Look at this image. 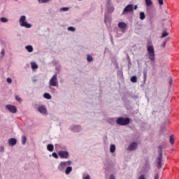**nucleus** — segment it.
<instances>
[{
	"instance_id": "58836bf2",
	"label": "nucleus",
	"mask_w": 179,
	"mask_h": 179,
	"mask_svg": "<svg viewBox=\"0 0 179 179\" xmlns=\"http://www.w3.org/2000/svg\"><path fill=\"white\" fill-rule=\"evenodd\" d=\"M169 84L172 85L173 84V78H170L169 80Z\"/></svg>"
},
{
	"instance_id": "393cba45",
	"label": "nucleus",
	"mask_w": 179,
	"mask_h": 179,
	"mask_svg": "<svg viewBox=\"0 0 179 179\" xmlns=\"http://www.w3.org/2000/svg\"><path fill=\"white\" fill-rule=\"evenodd\" d=\"M87 60L88 62H92V61H93V57L90 55H87Z\"/></svg>"
},
{
	"instance_id": "6ab92c4d",
	"label": "nucleus",
	"mask_w": 179,
	"mask_h": 179,
	"mask_svg": "<svg viewBox=\"0 0 179 179\" xmlns=\"http://www.w3.org/2000/svg\"><path fill=\"white\" fill-rule=\"evenodd\" d=\"M169 142H170L171 145H174V136L173 135L170 136Z\"/></svg>"
},
{
	"instance_id": "20e7f679",
	"label": "nucleus",
	"mask_w": 179,
	"mask_h": 179,
	"mask_svg": "<svg viewBox=\"0 0 179 179\" xmlns=\"http://www.w3.org/2000/svg\"><path fill=\"white\" fill-rule=\"evenodd\" d=\"M72 164V162L71 161H66V162H62L59 164L57 169L59 170V171H64L68 166H71Z\"/></svg>"
},
{
	"instance_id": "bb28decb",
	"label": "nucleus",
	"mask_w": 179,
	"mask_h": 179,
	"mask_svg": "<svg viewBox=\"0 0 179 179\" xmlns=\"http://www.w3.org/2000/svg\"><path fill=\"white\" fill-rule=\"evenodd\" d=\"M0 20L3 23H6V22H8V18H6V17H1Z\"/></svg>"
},
{
	"instance_id": "f3484780",
	"label": "nucleus",
	"mask_w": 179,
	"mask_h": 179,
	"mask_svg": "<svg viewBox=\"0 0 179 179\" xmlns=\"http://www.w3.org/2000/svg\"><path fill=\"white\" fill-rule=\"evenodd\" d=\"M26 50H27L28 52H33V46L27 45L25 47Z\"/></svg>"
},
{
	"instance_id": "37998d69",
	"label": "nucleus",
	"mask_w": 179,
	"mask_h": 179,
	"mask_svg": "<svg viewBox=\"0 0 179 179\" xmlns=\"http://www.w3.org/2000/svg\"><path fill=\"white\" fill-rule=\"evenodd\" d=\"M111 9H112V12H113L114 10V7H112Z\"/></svg>"
},
{
	"instance_id": "e433bc0d",
	"label": "nucleus",
	"mask_w": 179,
	"mask_h": 179,
	"mask_svg": "<svg viewBox=\"0 0 179 179\" xmlns=\"http://www.w3.org/2000/svg\"><path fill=\"white\" fill-rule=\"evenodd\" d=\"M1 55L4 56L5 55V50H1Z\"/></svg>"
},
{
	"instance_id": "4468645a",
	"label": "nucleus",
	"mask_w": 179,
	"mask_h": 179,
	"mask_svg": "<svg viewBox=\"0 0 179 179\" xmlns=\"http://www.w3.org/2000/svg\"><path fill=\"white\" fill-rule=\"evenodd\" d=\"M145 2V5L147 8H149V6H152L153 5V1L152 0H144Z\"/></svg>"
},
{
	"instance_id": "2eb2a0df",
	"label": "nucleus",
	"mask_w": 179,
	"mask_h": 179,
	"mask_svg": "<svg viewBox=\"0 0 179 179\" xmlns=\"http://www.w3.org/2000/svg\"><path fill=\"white\" fill-rule=\"evenodd\" d=\"M47 149L49 152H54V145L52 144H48Z\"/></svg>"
},
{
	"instance_id": "a878e982",
	"label": "nucleus",
	"mask_w": 179,
	"mask_h": 179,
	"mask_svg": "<svg viewBox=\"0 0 179 179\" xmlns=\"http://www.w3.org/2000/svg\"><path fill=\"white\" fill-rule=\"evenodd\" d=\"M26 141H27V139L26 138L25 136H22V145H25L26 144Z\"/></svg>"
},
{
	"instance_id": "0eeeda50",
	"label": "nucleus",
	"mask_w": 179,
	"mask_h": 179,
	"mask_svg": "<svg viewBox=\"0 0 179 179\" xmlns=\"http://www.w3.org/2000/svg\"><path fill=\"white\" fill-rule=\"evenodd\" d=\"M129 12H134V5L129 4L123 10L122 15H125L126 13H129Z\"/></svg>"
},
{
	"instance_id": "5701e85b",
	"label": "nucleus",
	"mask_w": 179,
	"mask_h": 179,
	"mask_svg": "<svg viewBox=\"0 0 179 179\" xmlns=\"http://www.w3.org/2000/svg\"><path fill=\"white\" fill-rule=\"evenodd\" d=\"M138 80V78H136V76H132L131 78V82H132L133 83H136Z\"/></svg>"
},
{
	"instance_id": "412c9836",
	"label": "nucleus",
	"mask_w": 179,
	"mask_h": 179,
	"mask_svg": "<svg viewBox=\"0 0 179 179\" xmlns=\"http://www.w3.org/2000/svg\"><path fill=\"white\" fill-rule=\"evenodd\" d=\"M145 17H146V16L145 15V13L141 12L140 13V19H141V20H143L145 19Z\"/></svg>"
},
{
	"instance_id": "7ed1b4c3",
	"label": "nucleus",
	"mask_w": 179,
	"mask_h": 179,
	"mask_svg": "<svg viewBox=\"0 0 179 179\" xmlns=\"http://www.w3.org/2000/svg\"><path fill=\"white\" fill-rule=\"evenodd\" d=\"M131 122V120L129 117H119L117 120V124L118 125H128Z\"/></svg>"
},
{
	"instance_id": "6e6552de",
	"label": "nucleus",
	"mask_w": 179,
	"mask_h": 179,
	"mask_svg": "<svg viewBox=\"0 0 179 179\" xmlns=\"http://www.w3.org/2000/svg\"><path fill=\"white\" fill-rule=\"evenodd\" d=\"M6 108H7L10 113H13V114H16L17 112V108L15 106L7 105L6 106Z\"/></svg>"
},
{
	"instance_id": "a211bd4d",
	"label": "nucleus",
	"mask_w": 179,
	"mask_h": 179,
	"mask_svg": "<svg viewBox=\"0 0 179 179\" xmlns=\"http://www.w3.org/2000/svg\"><path fill=\"white\" fill-rule=\"evenodd\" d=\"M43 97H44L45 99H47L48 100H50V99H51V95H50V94H48V93H45V94H43Z\"/></svg>"
},
{
	"instance_id": "72a5a7b5",
	"label": "nucleus",
	"mask_w": 179,
	"mask_h": 179,
	"mask_svg": "<svg viewBox=\"0 0 179 179\" xmlns=\"http://www.w3.org/2000/svg\"><path fill=\"white\" fill-rule=\"evenodd\" d=\"M159 5H163L164 2L163 0H157Z\"/></svg>"
},
{
	"instance_id": "473e14b6",
	"label": "nucleus",
	"mask_w": 179,
	"mask_h": 179,
	"mask_svg": "<svg viewBox=\"0 0 179 179\" xmlns=\"http://www.w3.org/2000/svg\"><path fill=\"white\" fill-rule=\"evenodd\" d=\"M0 152H1V153L5 152V148H3V147L1 146L0 147Z\"/></svg>"
},
{
	"instance_id": "4c0bfd02",
	"label": "nucleus",
	"mask_w": 179,
	"mask_h": 179,
	"mask_svg": "<svg viewBox=\"0 0 179 179\" xmlns=\"http://www.w3.org/2000/svg\"><path fill=\"white\" fill-rule=\"evenodd\" d=\"M154 179H159V174L157 173V174L155 176Z\"/></svg>"
},
{
	"instance_id": "cd10ccee",
	"label": "nucleus",
	"mask_w": 179,
	"mask_h": 179,
	"mask_svg": "<svg viewBox=\"0 0 179 179\" xmlns=\"http://www.w3.org/2000/svg\"><path fill=\"white\" fill-rule=\"evenodd\" d=\"M68 30L69 31H75V27H69V28H68Z\"/></svg>"
},
{
	"instance_id": "9d476101",
	"label": "nucleus",
	"mask_w": 179,
	"mask_h": 179,
	"mask_svg": "<svg viewBox=\"0 0 179 179\" xmlns=\"http://www.w3.org/2000/svg\"><path fill=\"white\" fill-rule=\"evenodd\" d=\"M136 148H138V143L136 142H134L129 145L127 150H135Z\"/></svg>"
},
{
	"instance_id": "aec40b11",
	"label": "nucleus",
	"mask_w": 179,
	"mask_h": 179,
	"mask_svg": "<svg viewBox=\"0 0 179 179\" xmlns=\"http://www.w3.org/2000/svg\"><path fill=\"white\" fill-rule=\"evenodd\" d=\"M110 153H114V152H115V145H110Z\"/></svg>"
},
{
	"instance_id": "c756f323",
	"label": "nucleus",
	"mask_w": 179,
	"mask_h": 179,
	"mask_svg": "<svg viewBox=\"0 0 179 179\" xmlns=\"http://www.w3.org/2000/svg\"><path fill=\"white\" fill-rule=\"evenodd\" d=\"M15 100H17V101H19V103L22 101V99L20 98L19 96H15Z\"/></svg>"
},
{
	"instance_id": "1a4fd4ad",
	"label": "nucleus",
	"mask_w": 179,
	"mask_h": 179,
	"mask_svg": "<svg viewBox=\"0 0 179 179\" xmlns=\"http://www.w3.org/2000/svg\"><path fill=\"white\" fill-rule=\"evenodd\" d=\"M58 155L62 159H68L69 157V152L66 151H59Z\"/></svg>"
},
{
	"instance_id": "c9c22d12",
	"label": "nucleus",
	"mask_w": 179,
	"mask_h": 179,
	"mask_svg": "<svg viewBox=\"0 0 179 179\" xmlns=\"http://www.w3.org/2000/svg\"><path fill=\"white\" fill-rule=\"evenodd\" d=\"M83 179H90V176H83Z\"/></svg>"
},
{
	"instance_id": "a18cd8bd",
	"label": "nucleus",
	"mask_w": 179,
	"mask_h": 179,
	"mask_svg": "<svg viewBox=\"0 0 179 179\" xmlns=\"http://www.w3.org/2000/svg\"><path fill=\"white\" fill-rule=\"evenodd\" d=\"M78 1H82V0H78Z\"/></svg>"
},
{
	"instance_id": "f8f14e48",
	"label": "nucleus",
	"mask_w": 179,
	"mask_h": 179,
	"mask_svg": "<svg viewBox=\"0 0 179 179\" xmlns=\"http://www.w3.org/2000/svg\"><path fill=\"white\" fill-rule=\"evenodd\" d=\"M118 27H120V29H127V27H128V25L124 22H120L118 23Z\"/></svg>"
},
{
	"instance_id": "f257e3e1",
	"label": "nucleus",
	"mask_w": 179,
	"mask_h": 179,
	"mask_svg": "<svg viewBox=\"0 0 179 179\" xmlns=\"http://www.w3.org/2000/svg\"><path fill=\"white\" fill-rule=\"evenodd\" d=\"M148 57L151 62L156 61V55L155 54V48L153 45L147 46Z\"/></svg>"
},
{
	"instance_id": "ddd939ff",
	"label": "nucleus",
	"mask_w": 179,
	"mask_h": 179,
	"mask_svg": "<svg viewBox=\"0 0 179 179\" xmlns=\"http://www.w3.org/2000/svg\"><path fill=\"white\" fill-rule=\"evenodd\" d=\"M38 110L41 114H45V113H47V109H45V107L44 106H39Z\"/></svg>"
},
{
	"instance_id": "a19ab883",
	"label": "nucleus",
	"mask_w": 179,
	"mask_h": 179,
	"mask_svg": "<svg viewBox=\"0 0 179 179\" xmlns=\"http://www.w3.org/2000/svg\"><path fill=\"white\" fill-rule=\"evenodd\" d=\"M162 47L165 48L166 47V41H164L162 44Z\"/></svg>"
},
{
	"instance_id": "39448f33",
	"label": "nucleus",
	"mask_w": 179,
	"mask_h": 179,
	"mask_svg": "<svg viewBox=\"0 0 179 179\" xmlns=\"http://www.w3.org/2000/svg\"><path fill=\"white\" fill-rule=\"evenodd\" d=\"M20 26H22V27H26V29H30V27H31V25L29 23H27V22H26V16L22 15L20 19Z\"/></svg>"
},
{
	"instance_id": "7c9ffc66",
	"label": "nucleus",
	"mask_w": 179,
	"mask_h": 179,
	"mask_svg": "<svg viewBox=\"0 0 179 179\" xmlns=\"http://www.w3.org/2000/svg\"><path fill=\"white\" fill-rule=\"evenodd\" d=\"M39 2H41V3H45L48 2L50 0H38Z\"/></svg>"
},
{
	"instance_id": "dca6fc26",
	"label": "nucleus",
	"mask_w": 179,
	"mask_h": 179,
	"mask_svg": "<svg viewBox=\"0 0 179 179\" xmlns=\"http://www.w3.org/2000/svg\"><path fill=\"white\" fill-rule=\"evenodd\" d=\"M71 171H72V166H68L66 169L65 173L67 174V175L71 174Z\"/></svg>"
},
{
	"instance_id": "79ce46f5",
	"label": "nucleus",
	"mask_w": 179,
	"mask_h": 179,
	"mask_svg": "<svg viewBox=\"0 0 179 179\" xmlns=\"http://www.w3.org/2000/svg\"><path fill=\"white\" fill-rule=\"evenodd\" d=\"M136 8H138V6H135L134 9L136 10Z\"/></svg>"
},
{
	"instance_id": "b1692460",
	"label": "nucleus",
	"mask_w": 179,
	"mask_h": 179,
	"mask_svg": "<svg viewBox=\"0 0 179 179\" xmlns=\"http://www.w3.org/2000/svg\"><path fill=\"white\" fill-rule=\"evenodd\" d=\"M32 69H37L38 68V66H37V64L33 62L31 64Z\"/></svg>"
},
{
	"instance_id": "4be33fe9",
	"label": "nucleus",
	"mask_w": 179,
	"mask_h": 179,
	"mask_svg": "<svg viewBox=\"0 0 179 179\" xmlns=\"http://www.w3.org/2000/svg\"><path fill=\"white\" fill-rule=\"evenodd\" d=\"M167 36H169V32L164 31L162 32V35L161 38H164V37H167Z\"/></svg>"
},
{
	"instance_id": "c03bdc74",
	"label": "nucleus",
	"mask_w": 179,
	"mask_h": 179,
	"mask_svg": "<svg viewBox=\"0 0 179 179\" xmlns=\"http://www.w3.org/2000/svg\"><path fill=\"white\" fill-rule=\"evenodd\" d=\"M147 163H149V161H147Z\"/></svg>"
},
{
	"instance_id": "2f4dec72",
	"label": "nucleus",
	"mask_w": 179,
	"mask_h": 179,
	"mask_svg": "<svg viewBox=\"0 0 179 179\" xmlns=\"http://www.w3.org/2000/svg\"><path fill=\"white\" fill-rule=\"evenodd\" d=\"M69 8H66V7H64V8H61V10H63L64 12H66V10H69Z\"/></svg>"
},
{
	"instance_id": "423d86ee",
	"label": "nucleus",
	"mask_w": 179,
	"mask_h": 179,
	"mask_svg": "<svg viewBox=\"0 0 179 179\" xmlns=\"http://www.w3.org/2000/svg\"><path fill=\"white\" fill-rule=\"evenodd\" d=\"M50 86H58V78L57 74H55L50 80Z\"/></svg>"
},
{
	"instance_id": "ea45409f",
	"label": "nucleus",
	"mask_w": 179,
	"mask_h": 179,
	"mask_svg": "<svg viewBox=\"0 0 179 179\" xmlns=\"http://www.w3.org/2000/svg\"><path fill=\"white\" fill-rule=\"evenodd\" d=\"M110 179H115V176L113 175H111L110 177Z\"/></svg>"
},
{
	"instance_id": "9b49d317",
	"label": "nucleus",
	"mask_w": 179,
	"mask_h": 179,
	"mask_svg": "<svg viewBox=\"0 0 179 179\" xmlns=\"http://www.w3.org/2000/svg\"><path fill=\"white\" fill-rule=\"evenodd\" d=\"M17 141H16V138H10L8 140V145L10 146H15V145H16L17 143Z\"/></svg>"
},
{
	"instance_id": "c85d7f7f",
	"label": "nucleus",
	"mask_w": 179,
	"mask_h": 179,
	"mask_svg": "<svg viewBox=\"0 0 179 179\" xmlns=\"http://www.w3.org/2000/svg\"><path fill=\"white\" fill-rule=\"evenodd\" d=\"M52 157H55V159H58V155H57L56 152H53L52 154Z\"/></svg>"
},
{
	"instance_id": "f03ea898",
	"label": "nucleus",
	"mask_w": 179,
	"mask_h": 179,
	"mask_svg": "<svg viewBox=\"0 0 179 179\" xmlns=\"http://www.w3.org/2000/svg\"><path fill=\"white\" fill-rule=\"evenodd\" d=\"M159 157L157 158V169H162V160L163 159V147L158 148Z\"/></svg>"
},
{
	"instance_id": "f704fd0d",
	"label": "nucleus",
	"mask_w": 179,
	"mask_h": 179,
	"mask_svg": "<svg viewBox=\"0 0 179 179\" xmlns=\"http://www.w3.org/2000/svg\"><path fill=\"white\" fill-rule=\"evenodd\" d=\"M8 83H10L12 82V79L10 78H7Z\"/></svg>"
}]
</instances>
